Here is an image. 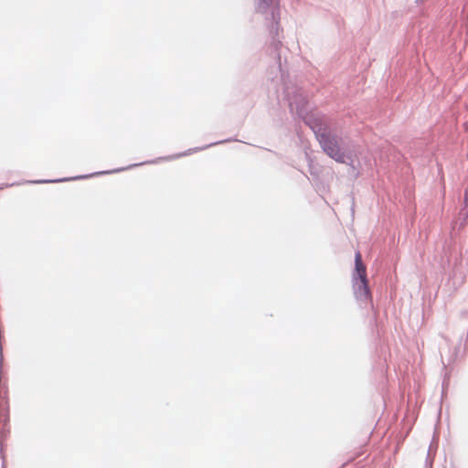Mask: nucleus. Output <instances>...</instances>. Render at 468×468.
<instances>
[{
    "label": "nucleus",
    "instance_id": "f257e3e1",
    "mask_svg": "<svg viewBox=\"0 0 468 468\" xmlns=\"http://www.w3.org/2000/svg\"><path fill=\"white\" fill-rule=\"evenodd\" d=\"M319 143L324 153L338 163H346V154L341 150L335 137L327 133L318 135Z\"/></svg>",
    "mask_w": 468,
    "mask_h": 468
},
{
    "label": "nucleus",
    "instance_id": "f03ea898",
    "mask_svg": "<svg viewBox=\"0 0 468 468\" xmlns=\"http://www.w3.org/2000/svg\"><path fill=\"white\" fill-rule=\"evenodd\" d=\"M256 10L260 14L269 15L275 25L279 24L280 0H256Z\"/></svg>",
    "mask_w": 468,
    "mask_h": 468
},
{
    "label": "nucleus",
    "instance_id": "7ed1b4c3",
    "mask_svg": "<svg viewBox=\"0 0 468 468\" xmlns=\"http://www.w3.org/2000/svg\"><path fill=\"white\" fill-rule=\"evenodd\" d=\"M354 291L357 300L365 302L367 304L372 303V297L367 280L358 281L357 278L354 277Z\"/></svg>",
    "mask_w": 468,
    "mask_h": 468
},
{
    "label": "nucleus",
    "instance_id": "20e7f679",
    "mask_svg": "<svg viewBox=\"0 0 468 468\" xmlns=\"http://www.w3.org/2000/svg\"><path fill=\"white\" fill-rule=\"evenodd\" d=\"M355 263H356V278H357L358 281L360 280H367V269L365 264L362 261V256L359 251L356 253L355 257Z\"/></svg>",
    "mask_w": 468,
    "mask_h": 468
}]
</instances>
